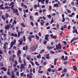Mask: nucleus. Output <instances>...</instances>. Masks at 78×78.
<instances>
[{
    "instance_id": "46",
    "label": "nucleus",
    "mask_w": 78,
    "mask_h": 78,
    "mask_svg": "<svg viewBox=\"0 0 78 78\" xmlns=\"http://www.w3.org/2000/svg\"><path fill=\"white\" fill-rule=\"evenodd\" d=\"M57 28H59V24H57V26H56Z\"/></svg>"
},
{
    "instance_id": "14",
    "label": "nucleus",
    "mask_w": 78,
    "mask_h": 78,
    "mask_svg": "<svg viewBox=\"0 0 78 78\" xmlns=\"http://www.w3.org/2000/svg\"><path fill=\"white\" fill-rule=\"evenodd\" d=\"M17 53H18V54H19L20 55H21V51L20 50H19Z\"/></svg>"
},
{
    "instance_id": "57",
    "label": "nucleus",
    "mask_w": 78,
    "mask_h": 78,
    "mask_svg": "<svg viewBox=\"0 0 78 78\" xmlns=\"http://www.w3.org/2000/svg\"><path fill=\"white\" fill-rule=\"evenodd\" d=\"M34 8L35 9H37V5H34Z\"/></svg>"
},
{
    "instance_id": "18",
    "label": "nucleus",
    "mask_w": 78,
    "mask_h": 78,
    "mask_svg": "<svg viewBox=\"0 0 78 78\" xmlns=\"http://www.w3.org/2000/svg\"><path fill=\"white\" fill-rule=\"evenodd\" d=\"M47 17H48L49 19H51V15L50 14H49V15H47Z\"/></svg>"
},
{
    "instance_id": "10",
    "label": "nucleus",
    "mask_w": 78,
    "mask_h": 78,
    "mask_svg": "<svg viewBox=\"0 0 78 78\" xmlns=\"http://www.w3.org/2000/svg\"><path fill=\"white\" fill-rule=\"evenodd\" d=\"M54 7H57V8H58V7H59V5H58V4H54Z\"/></svg>"
},
{
    "instance_id": "60",
    "label": "nucleus",
    "mask_w": 78,
    "mask_h": 78,
    "mask_svg": "<svg viewBox=\"0 0 78 78\" xmlns=\"http://www.w3.org/2000/svg\"><path fill=\"white\" fill-rule=\"evenodd\" d=\"M43 19L44 20H46V18L44 16L43 17Z\"/></svg>"
},
{
    "instance_id": "36",
    "label": "nucleus",
    "mask_w": 78,
    "mask_h": 78,
    "mask_svg": "<svg viewBox=\"0 0 78 78\" xmlns=\"http://www.w3.org/2000/svg\"><path fill=\"white\" fill-rule=\"evenodd\" d=\"M35 37H36V39H38V40L39 39V36H38L37 35H36Z\"/></svg>"
},
{
    "instance_id": "13",
    "label": "nucleus",
    "mask_w": 78,
    "mask_h": 78,
    "mask_svg": "<svg viewBox=\"0 0 78 78\" xmlns=\"http://www.w3.org/2000/svg\"><path fill=\"white\" fill-rule=\"evenodd\" d=\"M17 55L18 57L19 58V59H21V57H20V54L18 53H17Z\"/></svg>"
},
{
    "instance_id": "19",
    "label": "nucleus",
    "mask_w": 78,
    "mask_h": 78,
    "mask_svg": "<svg viewBox=\"0 0 78 78\" xmlns=\"http://www.w3.org/2000/svg\"><path fill=\"white\" fill-rule=\"evenodd\" d=\"M45 51V49H43L40 51V53L41 54V53H43L44 51Z\"/></svg>"
},
{
    "instance_id": "24",
    "label": "nucleus",
    "mask_w": 78,
    "mask_h": 78,
    "mask_svg": "<svg viewBox=\"0 0 78 78\" xmlns=\"http://www.w3.org/2000/svg\"><path fill=\"white\" fill-rule=\"evenodd\" d=\"M14 6H15L14 5H12L11 7H10V8L12 9H12H14Z\"/></svg>"
},
{
    "instance_id": "48",
    "label": "nucleus",
    "mask_w": 78,
    "mask_h": 78,
    "mask_svg": "<svg viewBox=\"0 0 78 78\" xmlns=\"http://www.w3.org/2000/svg\"><path fill=\"white\" fill-rule=\"evenodd\" d=\"M21 6L22 7H23V6L25 5H24V3H23L22 2L21 3Z\"/></svg>"
},
{
    "instance_id": "4",
    "label": "nucleus",
    "mask_w": 78,
    "mask_h": 78,
    "mask_svg": "<svg viewBox=\"0 0 78 78\" xmlns=\"http://www.w3.org/2000/svg\"><path fill=\"white\" fill-rule=\"evenodd\" d=\"M11 27V25L9 24L5 26V30H9V28Z\"/></svg>"
},
{
    "instance_id": "58",
    "label": "nucleus",
    "mask_w": 78,
    "mask_h": 78,
    "mask_svg": "<svg viewBox=\"0 0 78 78\" xmlns=\"http://www.w3.org/2000/svg\"><path fill=\"white\" fill-rule=\"evenodd\" d=\"M57 60H58V59H55V60H54V62H56Z\"/></svg>"
},
{
    "instance_id": "49",
    "label": "nucleus",
    "mask_w": 78,
    "mask_h": 78,
    "mask_svg": "<svg viewBox=\"0 0 78 78\" xmlns=\"http://www.w3.org/2000/svg\"><path fill=\"white\" fill-rule=\"evenodd\" d=\"M48 38H47V37H45L44 38V39H45V40H47V41H48L49 40H48Z\"/></svg>"
},
{
    "instance_id": "29",
    "label": "nucleus",
    "mask_w": 78,
    "mask_h": 78,
    "mask_svg": "<svg viewBox=\"0 0 78 78\" xmlns=\"http://www.w3.org/2000/svg\"><path fill=\"white\" fill-rule=\"evenodd\" d=\"M62 42L63 43V44H64L65 45H66V44H67V42H66V41H63Z\"/></svg>"
},
{
    "instance_id": "9",
    "label": "nucleus",
    "mask_w": 78,
    "mask_h": 78,
    "mask_svg": "<svg viewBox=\"0 0 78 78\" xmlns=\"http://www.w3.org/2000/svg\"><path fill=\"white\" fill-rule=\"evenodd\" d=\"M37 58L38 59H41V54H39L38 55H37Z\"/></svg>"
},
{
    "instance_id": "42",
    "label": "nucleus",
    "mask_w": 78,
    "mask_h": 78,
    "mask_svg": "<svg viewBox=\"0 0 78 78\" xmlns=\"http://www.w3.org/2000/svg\"><path fill=\"white\" fill-rule=\"evenodd\" d=\"M30 24L32 27H33L34 25V23H33V22H31Z\"/></svg>"
},
{
    "instance_id": "33",
    "label": "nucleus",
    "mask_w": 78,
    "mask_h": 78,
    "mask_svg": "<svg viewBox=\"0 0 78 78\" xmlns=\"http://www.w3.org/2000/svg\"><path fill=\"white\" fill-rule=\"evenodd\" d=\"M13 36L17 37V34H14Z\"/></svg>"
},
{
    "instance_id": "39",
    "label": "nucleus",
    "mask_w": 78,
    "mask_h": 78,
    "mask_svg": "<svg viewBox=\"0 0 78 78\" xmlns=\"http://www.w3.org/2000/svg\"><path fill=\"white\" fill-rule=\"evenodd\" d=\"M66 19L68 21H70V19L68 17H66Z\"/></svg>"
},
{
    "instance_id": "53",
    "label": "nucleus",
    "mask_w": 78,
    "mask_h": 78,
    "mask_svg": "<svg viewBox=\"0 0 78 78\" xmlns=\"http://www.w3.org/2000/svg\"><path fill=\"white\" fill-rule=\"evenodd\" d=\"M63 27L64 28H67V25H64Z\"/></svg>"
},
{
    "instance_id": "1",
    "label": "nucleus",
    "mask_w": 78,
    "mask_h": 78,
    "mask_svg": "<svg viewBox=\"0 0 78 78\" xmlns=\"http://www.w3.org/2000/svg\"><path fill=\"white\" fill-rule=\"evenodd\" d=\"M12 10H13L12 13L14 14V13H17L15 14V15L19 16V14L18 13V10L17 9H13Z\"/></svg>"
},
{
    "instance_id": "3",
    "label": "nucleus",
    "mask_w": 78,
    "mask_h": 78,
    "mask_svg": "<svg viewBox=\"0 0 78 78\" xmlns=\"http://www.w3.org/2000/svg\"><path fill=\"white\" fill-rule=\"evenodd\" d=\"M56 49L57 50H58V49L61 50L62 48L61 45V44L59 43L58 44H57L56 45Z\"/></svg>"
},
{
    "instance_id": "32",
    "label": "nucleus",
    "mask_w": 78,
    "mask_h": 78,
    "mask_svg": "<svg viewBox=\"0 0 78 78\" xmlns=\"http://www.w3.org/2000/svg\"><path fill=\"white\" fill-rule=\"evenodd\" d=\"M14 5V2H11L10 4V6H11V5Z\"/></svg>"
},
{
    "instance_id": "23",
    "label": "nucleus",
    "mask_w": 78,
    "mask_h": 78,
    "mask_svg": "<svg viewBox=\"0 0 78 78\" xmlns=\"http://www.w3.org/2000/svg\"><path fill=\"white\" fill-rule=\"evenodd\" d=\"M23 41H24V42H25V41H26V38H25V36H23Z\"/></svg>"
},
{
    "instance_id": "11",
    "label": "nucleus",
    "mask_w": 78,
    "mask_h": 78,
    "mask_svg": "<svg viewBox=\"0 0 78 78\" xmlns=\"http://www.w3.org/2000/svg\"><path fill=\"white\" fill-rule=\"evenodd\" d=\"M22 34L21 33V32L20 31H19L18 33V37H20V34Z\"/></svg>"
},
{
    "instance_id": "61",
    "label": "nucleus",
    "mask_w": 78,
    "mask_h": 78,
    "mask_svg": "<svg viewBox=\"0 0 78 78\" xmlns=\"http://www.w3.org/2000/svg\"><path fill=\"white\" fill-rule=\"evenodd\" d=\"M75 42H74L73 43H72V46H75Z\"/></svg>"
},
{
    "instance_id": "45",
    "label": "nucleus",
    "mask_w": 78,
    "mask_h": 78,
    "mask_svg": "<svg viewBox=\"0 0 78 78\" xmlns=\"http://www.w3.org/2000/svg\"><path fill=\"white\" fill-rule=\"evenodd\" d=\"M0 9H3L4 10V9H5V8L3 7H0Z\"/></svg>"
},
{
    "instance_id": "26",
    "label": "nucleus",
    "mask_w": 78,
    "mask_h": 78,
    "mask_svg": "<svg viewBox=\"0 0 78 78\" xmlns=\"http://www.w3.org/2000/svg\"><path fill=\"white\" fill-rule=\"evenodd\" d=\"M14 72H16V71H17L18 70V69L17 68H15L14 69Z\"/></svg>"
},
{
    "instance_id": "17",
    "label": "nucleus",
    "mask_w": 78,
    "mask_h": 78,
    "mask_svg": "<svg viewBox=\"0 0 78 78\" xmlns=\"http://www.w3.org/2000/svg\"><path fill=\"white\" fill-rule=\"evenodd\" d=\"M2 18L3 19V20H4V21H5L6 19H5V16H4L2 15Z\"/></svg>"
},
{
    "instance_id": "15",
    "label": "nucleus",
    "mask_w": 78,
    "mask_h": 78,
    "mask_svg": "<svg viewBox=\"0 0 78 78\" xmlns=\"http://www.w3.org/2000/svg\"><path fill=\"white\" fill-rule=\"evenodd\" d=\"M9 17V15L8 14H5V17H6V19H8V18Z\"/></svg>"
},
{
    "instance_id": "50",
    "label": "nucleus",
    "mask_w": 78,
    "mask_h": 78,
    "mask_svg": "<svg viewBox=\"0 0 78 78\" xmlns=\"http://www.w3.org/2000/svg\"><path fill=\"white\" fill-rule=\"evenodd\" d=\"M7 74L8 75H10V72L9 71H7Z\"/></svg>"
},
{
    "instance_id": "25",
    "label": "nucleus",
    "mask_w": 78,
    "mask_h": 78,
    "mask_svg": "<svg viewBox=\"0 0 78 78\" xmlns=\"http://www.w3.org/2000/svg\"><path fill=\"white\" fill-rule=\"evenodd\" d=\"M5 9H9V8H11V7H8V6H5V7L4 8Z\"/></svg>"
},
{
    "instance_id": "56",
    "label": "nucleus",
    "mask_w": 78,
    "mask_h": 78,
    "mask_svg": "<svg viewBox=\"0 0 78 78\" xmlns=\"http://www.w3.org/2000/svg\"><path fill=\"white\" fill-rule=\"evenodd\" d=\"M11 44L14 45V44H15V43H14L13 41H12L11 42Z\"/></svg>"
},
{
    "instance_id": "63",
    "label": "nucleus",
    "mask_w": 78,
    "mask_h": 78,
    "mask_svg": "<svg viewBox=\"0 0 78 78\" xmlns=\"http://www.w3.org/2000/svg\"><path fill=\"white\" fill-rule=\"evenodd\" d=\"M63 20H62V22H64L65 21V18H63Z\"/></svg>"
},
{
    "instance_id": "5",
    "label": "nucleus",
    "mask_w": 78,
    "mask_h": 78,
    "mask_svg": "<svg viewBox=\"0 0 78 78\" xmlns=\"http://www.w3.org/2000/svg\"><path fill=\"white\" fill-rule=\"evenodd\" d=\"M6 45H8V42H6L4 44V46L3 47V48L5 50H6Z\"/></svg>"
},
{
    "instance_id": "51",
    "label": "nucleus",
    "mask_w": 78,
    "mask_h": 78,
    "mask_svg": "<svg viewBox=\"0 0 78 78\" xmlns=\"http://www.w3.org/2000/svg\"><path fill=\"white\" fill-rule=\"evenodd\" d=\"M51 54H55V52L53 51H51Z\"/></svg>"
},
{
    "instance_id": "62",
    "label": "nucleus",
    "mask_w": 78,
    "mask_h": 78,
    "mask_svg": "<svg viewBox=\"0 0 78 78\" xmlns=\"http://www.w3.org/2000/svg\"><path fill=\"white\" fill-rule=\"evenodd\" d=\"M47 44V41H44V42H43L44 44Z\"/></svg>"
},
{
    "instance_id": "37",
    "label": "nucleus",
    "mask_w": 78,
    "mask_h": 78,
    "mask_svg": "<svg viewBox=\"0 0 78 78\" xmlns=\"http://www.w3.org/2000/svg\"><path fill=\"white\" fill-rule=\"evenodd\" d=\"M38 72L39 73H42L43 72H44V71H38Z\"/></svg>"
},
{
    "instance_id": "7",
    "label": "nucleus",
    "mask_w": 78,
    "mask_h": 78,
    "mask_svg": "<svg viewBox=\"0 0 78 78\" xmlns=\"http://www.w3.org/2000/svg\"><path fill=\"white\" fill-rule=\"evenodd\" d=\"M41 21H42V22H40V23H41V26H42V25H44V23H45V21H43L42 20H41Z\"/></svg>"
},
{
    "instance_id": "8",
    "label": "nucleus",
    "mask_w": 78,
    "mask_h": 78,
    "mask_svg": "<svg viewBox=\"0 0 78 78\" xmlns=\"http://www.w3.org/2000/svg\"><path fill=\"white\" fill-rule=\"evenodd\" d=\"M1 69L2 70H3V71L5 72L7 71V69L5 67H2Z\"/></svg>"
},
{
    "instance_id": "12",
    "label": "nucleus",
    "mask_w": 78,
    "mask_h": 78,
    "mask_svg": "<svg viewBox=\"0 0 78 78\" xmlns=\"http://www.w3.org/2000/svg\"><path fill=\"white\" fill-rule=\"evenodd\" d=\"M26 58L27 59H30L31 58V56L30 55H29L26 56Z\"/></svg>"
},
{
    "instance_id": "27",
    "label": "nucleus",
    "mask_w": 78,
    "mask_h": 78,
    "mask_svg": "<svg viewBox=\"0 0 78 78\" xmlns=\"http://www.w3.org/2000/svg\"><path fill=\"white\" fill-rule=\"evenodd\" d=\"M33 47H34V48L36 49L37 47H38V44H37V45H35Z\"/></svg>"
},
{
    "instance_id": "21",
    "label": "nucleus",
    "mask_w": 78,
    "mask_h": 78,
    "mask_svg": "<svg viewBox=\"0 0 78 78\" xmlns=\"http://www.w3.org/2000/svg\"><path fill=\"white\" fill-rule=\"evenodd\" d=\"M67 71V69H66V68L65 69L62 71L64 73H66V72Z\"/></svg>"
},
{
    "instance_id": "20",
    "label": "nucleus",
    "mask_w": 78,
    "mask_h": 78,
    "mask_svg": "<svg viewBox=\"0 0 78 78\" xmlns=\"http://www.w3.org/2000/svg\"><path fill=\"white\" fill-rule=\"evenodd\" d=\"M18 42H20V45H22V41H20V40H18Z\"/></svg>"
},
{
    "instance_id": "44",
    "label": "nucleus",
    "mask_w": 78,
    "mask_h": 78,
    "mask_svg": "<svg viewBox=\"0 0 78 78\" xmlns=\"http://www.w3.org/2000/svg\"><path fill=\"white\" fill-rule=\"evenodd\" d=\"M28 7H27V5H24L23 8H25V9H26V8H27Z\"/></svg>"
},
{
    "instance_id": "59",
    "label": "nucleus",
    "mask_w": 78,
    "mask_h": 78,
    "mask_svg": "<svg viewBox=\"0 0 78 78\" xmlns=\"http://www.w3.org/2000/svg\"><path fill=\"white\" fill-rule=\"evenodd\" d=\"M30 63L32 65V66H34V63H33V62H32V61H30Z\"/></svg>"
},
{
    "instance_id": "54",
    "label": "nucleus",
    "mask_w": 78,
    "mask_h": 78,
    "mask_svg": "<svg viewBox=\"0 0 78 78\" xmlns=\"http://www.w3.org/2000/svg\"><path fill=\"white\" fill-rule=\"evenodd\" d=\"M66 2H67V1H66V0H65L63 1V2H62L63 3H66Z\"/></svg>"
},
{
    "instance_id": "34",
    "label": "nucleus",
    "mask_w": 78,
    "mask_h": 78,
    "mask_svg": "<svg viewBox=\"0 0 78 78\" xmlns=\"http://www.w3.org/2000/svg\"><path fill=\"white\" fill-rule=\"evenodd\" d=\"M35 64L37 66H39V64H38V63L37 62V61L35 62Z\"/></svg>"
},
{
    "instance_id": "64",
    "label": "nucleus",
    "mask_w": 78,
    "mask_h": 78,
    "mask_svg": "<svg viewBox=\"0 0 78 78\" xmlns=\"http://www.w3.org/2000/svg\"><path fill=\"white\" fill-rule=\"evenodd\" d=\"M70 27H71V26H68V30H70Z\"/></svg>"
},
{
    "instance_id": "30",
    "label": "nucleus",
    "mask_w": 78,
    "mask_h": 78,
    "mask_svg": "<svg viewBox=\"0 0 78 78\" xmlns=\"http://www.w3.org/2000/svg\"><path fill=\"white\" fill-rule=\"evenodd\" d=\"M27 78H28V77L31 76V75L30 74H28L27 75Z\"/></svg>"
},
{
    "instance_id": "55",
    "label": "nucleus",
    "mask_w": 78,
    "mask_h": 78,
    "mask_svg": "<svg viewBox=\"0 0 78 78\" xmlns=\"http://www.w3.org/2000/svg\"><path fill=\"white\" fill-rule=\"evenodd\" d=\"M24 66H26V62H25V61L24 60Z\"/></svg>"
},
{
    "instance_id": "31",
    "label": "nucleus",
    "mask_w": 78,
    "mask_h": 78,
    "mask_svg": "<svg viewBox=\"0 0 78 78\" xmlns=\"http://www.w3.org/2000/svg\"><path fill=\"white\" fill-rule=\"evenodd\" d=\"M66 73H63V74H62V75L60 76L61 77H64V76H65V74H66Z\"/></svg>"
},
{
    "instance_id": "43",
    "label": "nucleus",
    "mask_w": 78,
    "mask_h": 78,
    "mask_svg": "<svg viewBox=\"0 0 78 78\" xmlns=\"http://www.w3.org/2000/svg\"><path fill=\"white\" fill-rule=\"evenodd\" d=\"M62 70V68H60L58 69V71H61V70Z\"/></svg>"
},
{
    "instance_id": "2",
    "label": "nucleus",
    "mask_w": 78,
    "mask_h": 78,
    "mask_svg": "<svg viewBox=\"0 0 78 78\" xmlns=\"http://www.w3.org/2000/svg\"><path fill=\"white\" fill-rule=\"evenodd\" d=\"M22 69L23 70H25V66H24L23 64H22L21 65L20 69V72H22Z\"/></svg>"
},
{
    "instance_id": "41",
    "label": "nucleus",
    "mask_w": 78,
    "mask_h": 78,
    "mask_svg": "<svg viewBox=\"0 0 78 78\" xmlns=\"http://www.w3.org/2000/svg\"><path fill=\"white\" fill-rule=\"evenodd\" d=\"M23 56L24 58H25V57H27V56H26V54H24Z\"/></svg>"
},
{
    "instance_id": "40",
    "label": "nucleus",
    "mask_w": 78,
    "mask_h": 78,
    "mask_svg": "<svg viewBox=\"0 0 78 78\" xmlns=\"http://www.w3.org/2000/svg\"><path fill=\"white\" fill-rule=\"evenodd\" d=\"M67 63V61H65L63 62V64H64V65H66Z\"/></svg>"
},
{
    "instance_id": "6",
    "label": "nucleus",
    "mask_w": 78,
    "mask_h": 78,
    "mask_svg": "<svg viewBox=\"0 0 78 78\" xmlns=\"http://www.w3.org/2000/svg\"><path fill=\"white\" fill-rule=\"evenodd\" d=\"M30 50L31 51H35V50H36V49H35V48L34 46H32L30 48Z\"/></svg>"
},
{
    "instance_id": "38",
    "label": "nucleus",
    "mask_w": 78,
    "mask_h": 78,
    "mask_svg": "<svg viewBox=\"0 0 78 78\" xmlns=\"http://www.w3.org/2000/svg\"><path fill=\"white\" fill-rule=\"evenodd\" d=\"M30 38H34V35H30Z\"/></svg>"
},
{
    "instance_id": "16",
    "label": "nucleus",
    "mask_w": 78,
    "mask_h": 78,
    "mask_svg": "<svg viewBox=\"0 0 78 78\" xmlns=\"http://www.w3.org/2000/svg\"><path fill=\"white\" fill-rule=\"evenodd\" d=\"M0 67H3V62H0Z\"/></svg>"
},
{
    "instance_id": "35",
    "label": "nucleus",
    "mask_w": 78,
    "mask_h": 78,
    "mask_svg": "<svg viewBox=\"0 0 78 78\" xmlns=\"http://www.w3.org/2000/svg\"><path fill=\"white\" fill-rule=\"evenodd\" d=\"M71 4L73 6H74L75 5V2H71Z\"/></svg>"
},
{
    "instance_id": "47",
    "label": "nucleus",
    "mask_w": 78,
    "mask_h": 78,
    "mask_svg": "<svg viewBox=\"0 0 78 78\" xmlns=\"http://www.w3.org/2000/svg\"><path fill=\"white\" fill-rule=\"evenodd\" d=\"M73 70H74V71H76L77 70V68L75 67L73 69Z\"/></svg>"
},
{
    "instance_id": "22",
    "label": "nucleus",
    "mask_w": 78,
    "mask_h": 78,
    "mask_svg": "<svg viewBox=\"0 0 78 78\" xmlns=\"http://www.w3.org/2000/svg\"><path fill=\"white\" fill-rule=\"evenodd\" d=\"M11 78H15V75L12 74V75L11 76Z\"/></svg>"
},
{
    "instance_id": "28",
    "label": "nucleus",
    "mask_w": 78,
    "mask_h": 78,
    "mask_svg": "<svg viewBox=\"0 0 78 78\" xmlns=\"http://www.w3.org/2000/svg\"><path fill=\"white\" fill-rule=\"evenodd\" d=\"M66 11L68 12V13H70L71 12V11H70V10H69V9H67Z\"/></svg>"
},
{
    "instance_id": "52",
    "label": "nucleus",
    "mask_w": 78,
    "mask_h": 78,
    "mask_svg": "<svg viewBox=\"0 0 78 78\" xmlns=\"http://www.w3.org/2000/svg\"><path fill=\"white\" fill-rule=\"evenodd\" d=\"M21 34H24V33H25V32L23 30H22V31H21Z\"/></svg>"
}]
</instances>
